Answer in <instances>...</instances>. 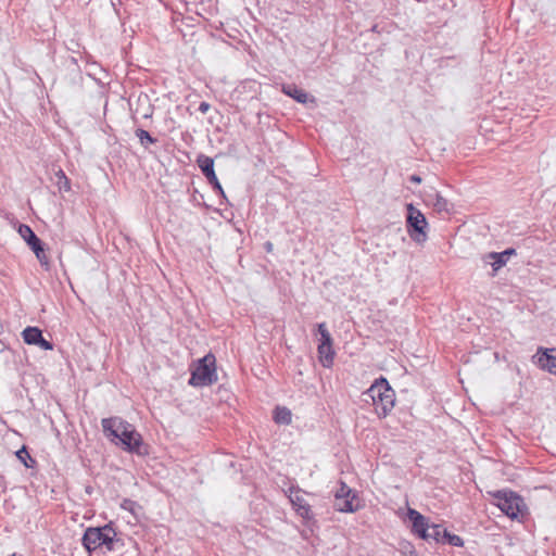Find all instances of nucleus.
Masks as SVG:
<instances>
[{
	"label": "nucleus",
	"instance_id": "f257e3e1",
	"mask_svg": "<svg viewBox=\"0 0 556 556\" xmlns=\"http://www.w3.org/2000/svg\"><path fill=\"white\" fill-rule=\"evenodd\" d=\"M101 424L106 435L111 437L116 444H121L124 450L138 455L146 453L141 434L126 420L119 417H111L102 419Z\"/></svg>",
	"mask_w": 556,
	"mask_h": 556
},
{
	"label": "nucleus",
	"instance_id": "f03ea898",
	"mask_svg": "<svg viewBox=\"0 0 556 556\" xmlns=\"http://www.w3.org/2000/svg\"><path fill=\"white\" fill-rule=\"evenodd\" d=\"M365 395L371 400V405L380 418L387 417L395 404V393L384 378L377 379Z\"/></svg>",
	"mask_w": 556,
	"mask_h": 556
},
{
	"label": "nucleus",
	"instance_id": "7ed1b4c3",
	"mask_svg": "<svg viewBox=\"0 0 556 556\" xmlns=\"http://www.w3.org/2000/svg\"><path fill=\"white\" fill-rule=\"evenodd\" d=\"M83 545L89 552L104 547L111 552L115 548L116 532L111 526L100 528H88L83 536Z\"/></svg>",
	"mask_w": 556,
	"mask_h": 556
},
{
	"label": "nucleus",
	"instance_id": "20e7f679",
	"mask_svg": "<svg viewBox=\"0 0 556 556\" xmlns=\"http://www.w3.org/2000/svg\"><path fill=\"white\" fill-rule=\"evenodd\" d=\"M496 506L510 519H521L527 515L523 498L513 491H497L494 494Z\"/></svg>",
	"mask_w": 556,
	"mask_h": 556
},
{
	"label": "nucleus",
	"instance_id": "39448f33",
	"mask_svg": "<svg viewBox=\"0 0 556 556\" xmlns=\"http://www.w3.org/2000/svg\"><path fill=\"white\" fill-rule=\"evenodd\" d=\"M216 359L213 354H207L199 359L191 372L189 384L194 387L211 386L217 381Z\"/></svg>",
	"mask_w": 556,
	"mask_h": 556
},
{
	"label": "nucleus",
	"instance_id": "423d86ee",
	"mask_svg": "<svg viewBox=\"0 0 556 556\" xmlns=\"http://www.w3.org/2000/svg\"><path fill=\"white\" fill-rule=\"evenodd\" d=\"M406 227L410 239L418 244L425 243L428 239V222L425 215L412 203L406 205Z\"/></svg>",
	"mask_w": 556,
	"mask_h": 556
},
{
	"label": "nucleus",
	"instance_id": "0eeeda50",
	"mask_svg": "<svg viewBox=\"0 0 556 556\" xmlns=\"http://www.w3.org/2000/svg\"><path fill=\"white\" fill-rule=\"evenodd\" d=\"M406 519L412 523V531L424 540L433 539L439 541L441 534V527L437 525H429L426 517L413 508H408Z\"/></svg>",
	"mask_w": 556,
	"mask_h": 556
},
{
	"label": "nucleus",
	"instance_id": "6e6552de",
	"mask_svg": "<svg viewBox=\"0 0 556 556\" xmlns=\"http://www.w3.org/2000/svg\"><path fill=\"white\" fill-rule=\"evenodd\" d=\"M287 493L289 501L299 517L305 521L314 519V514L309 503L305 497L307 495L305 492L299 488L291 486L288 489Z\"/></svg>",
	"mask_w": 556,
	"mask_h": 556
},
{
	"label": "nucleus",
	"instance_id": "1a4fd4ad",
	"mask_svg": "<svg viewBox=\"0 0 556 556\" xmlns=\"http://www.w3.org/2000/svg\"><path fill=\"white\" fill-rule=\"evenodd\" d=\"M533 358L541 369L556 375V349L539 348Z\"/></svg>",
	"mask_w": 556,
	"mask_h": 556
},
{
	"label": "nucleus",
	"instance_id": "9d476101",
	"mask_svg": "<svg viewBox=\"0 0 556 556\" xmlns=\"http://www.w3.org/2000/svg\"><path fill=\"white\" fill-rule=\"evenodd\" d=\"M517 254L516 249L508 248L502 252H489L483 256V261L486 264H490L493 269V276L502 268L504 267L509 257Z\"/></svg>",
	"mask_w": 556,
	"mask_h": 556
},
{
	"label": "nucleus",
	"instance_id": "9b49d317",
	"mask_svg": "<svg viewBox=\"0 0 556 556\" xmlns=\"http://www.w3.org/2000/svg\"><path fill=\"white\" fill-rule=\"evenodd\" d=\"M198 164L208 182L213 186L214 190L225 198V192L214 170V160L210 156H200L198 159Z\"/></svg>",
	"mask_w": 556,
	"mask_h": 556
},
{
	"label": "nucleus",
	"instance_id": "f8f14e48",
	"mask_svg": "<svg viewBox=\"0 0 556 556\" xmlns=\"http://www.w3.org/2000/svg\"><path fill=\"white\" fill-rule=\"evenodd\" d=\"M282 92L302 104H305L308 101H315V99L311 97L305 90L296 87L295 85H283Z\"/></svg>",
	"mask_w": 556,
	"mask_h": 556
},
{
	"label": "nucleus",
	"instance_id": "ddd939ff",
	"mask_svg": "<svg viewBox=\"0 0 556 556\" xmlns=\"http://www.w3.org/2000/svg\"><path fill=\"white\" fill-rule=\"evenodd\" d=\"M334 508L340 513H355L362 508V505L358 496L352 495L350 497H343L340 501L337 500L334 502Z\"/></svg>",
	"mask_w": 556,
	"mask_h": 556
},
{
	"label": "nucleus",
	"instance_id": "4468645a",
	"mask_svg": "<svg viewBox=\"0 0 556 556\" xmlns=\"http://www.w3.org/2000/svg\"><path fill=\"white\" fill-rule=\"evenodd\" d=\"M317 353L318 359L325 368H330L333 365L336 352L332 345L318 344Z\"/></svg>",
	"mask_w": 556,
	"mask_h": 556
},
{
	"label": "nucleus",
	"instance_id": "2eb2a0df",
	"mask_svg": "<svg viewBox=\"0 0 556 556\" xmlns=\"http://www.w3.org/2000/svg\"><path fill=\"white\" fill-rule=\"evenodd\" d=\"M22 337L25 343L36 345L39 339H41L42 333L36 327H27L23 330Z\"/></svg>",
	"mask_w": 556,
	"mask_h": 556
},
{
	"label": "nucleus",
	"instance_id": "dca6fc26",
	"mask_svg": "<svg viewBox=\"0 0 556 556\" xmlns=\"http://www.w3.org/2000/svg\"><path fill=\"white\" fill-rule=\"evenodd\" d=\"M274 420L277 424L289 425L292 420L291 412L287 407H276Z\"/></svg>",
	"mask_w": 556,
	"mask_h": 556
},
{
	"label": "nucleus",
	"instance_id": "f3484780",
	"mask_svg": "<svg viewBox=\"0 0 556 556\" xmlns=\"http://www.w3.org/2000/svg\"><path fill=\"white\" fill-rule=\"evenodd\" d=\"M15 456L26 468H34L36 465V460L30 456L25 445L16 451Z\"/></svg>",
	"mask_w": 556,
	"mask_h": 556
},
{
	"label": "nucleus",
	"instance_id": "a211bd4d",
	"mask_svg": "<svg viewBox=\"0 0 556 556\" xmlns=\"http://www.w3.org/2000/svg\"><path fill=\"white\" fill-rule=\"evenodd\" d=\"M18 233L26 241L28 247L31 245V243H36L37 240H39V238L36 236L33 229L27 225H21L18 227Z\"/></svg>",
	"mask_w": 556,
	"mask_h": 556
},
{
	"label": "nucleus",
	"instance_id": "6ab92c4d",
	"mask_svg": "<svg viewBox=\"0 0 556 556\" xmlns=\"http://www.w3.org/2000/svg\"><path fill=\"white\" fill-rule=\"evenodd\" d=\"M56 186L60 191L68 192L71 190V181L62 169L55 173Z\"/></svg>",
	"mask_w": 556,
	"mask_h": 556
},
{
	"label": "nucleus",
	"instance_id": "aec40b11",
	"mask_svg": "<svg viewBox=\"0 0 556 556\" xmlns=\"http://www.w3.org/2000/svg\"><path fill=\"white\" fill-rule=\"evenodd\" d=\"M352 495H357V493L351 489L345 482L341 481L339 489L334 493V500H342L343 497H350Z\"/></svg>",
	"mask_w": 556,
	"mask_h": 556
},
{
	"label": "nucleus",
	"instance_id": "412c9836",
	"mask_svg": "<svg viewBox=\"0 0 556 556\" xmlns=\"http://www.w3.org/2000/svg\"><path fill=\"white\" fill-rule=\"evenodd\" d=\"M121 507L124 510H127L130 514H132L135 517H137L139 515V513L141 511V506L138 503H136L135 501H131L128 498L123 500V502L121 503Z\"/></svg>",
	"mask_w": 556,
	"mask_h": 556
},
{
	"label": "nucleus",
	"instance_id": "4be33fe9",
	"mask_svg": "<svg viewBox=\"0 0 556 556\" xmlns=\"http://www.w3.org/2000/svg\"><path fill=\"white\" fill-rule=\"evenodd\" d=\"M318 333L320 334L318 344L332 345V338L325 323L318 324Z\"/></svg>",
	"mask_w": 556,
	"mask_h": 556
},
{
	"label": "nucleus",
	"instance_id": "5701e85b",
	"mask_svg": "<svg viewBox=\"0 0 556 556\" xmlns=\"http://www.w3.org/2000/svg\"><path fill=\"white\" fill-rule=\"evenodd\" d=\"M136 136L140 140V143L146 147L147 144H152L156 141L147 130L141 128L136 130Z\"/></svg>",
	"mask_w": 556,
	"mask_h": 556
},
{
	"label": "nucleus",
	"instance_id": "b1692460",
	"mask_svg": "<svg viewBox=\"0 0 556 556\" xmlns=\"http://www.w3.org/2000/svg\"><path fill=\"white\" fill-rule=\"evenodd\" d=\"M399 549L403 556H418L415 547L408 541L400 542Z\"/></svg>",
	"mask_w": 556,
	"mask_h": 556
},
{
	"label": "nucleus",
	"instance_id": "393cba45",
	"mask_svg": "<svg viewBox=\"0 0 556 556\" xmlns=\"http://www.w3.org/2000/svg\"><path fill=\"white\" fill-rule=\"evenodd\" d=\"M36 345L40 346L41 349H43L46 351H50L53 349L52 343L47 341L43 337H41V339H39V341Z\"/></svg>",
	"mask_w": 556,
	"mask_h": 556
},
{
	"label": "nucleus",
	"instance_id": "a878e982",
	"mask_svg": "<svg viewBox=\"0 0 556 556\" xmlns=\"http://www.w3.org/2000/svg\"><path fill=\"white\" fill-rule=\"evenodd\" d=\"M36 257L40 262L41 265L48 266L49 265V258L46 255L45 251L37 253Z\"/></svg>",
	"mask_w": 556,
	"mask_h": 556
},
{
	"label": "nucleus",
	"instance_id": "bb28decb",
	"mask_svg": "<svg viewBox=\"0 0 556 556\" xmlns=\"http://www.w3.org/2000/svg\"><path fill=\"white\" fill-rule=\"evenodd\" d=\"M29 248L34 251V253L36 255H37V253L45 251L40 239L37 240L36 243H31V245H29Z\"/></svg>",
	"mask_w": 556,
	"mask_h": 556
},
{
	"label": "nucleus",
	"instance_id": "cd10ccee",
	"mask_svg": "<svg viewBox=\"0 0 556 556\" xmlns=\"http://www.w3.org/2000/svg\"><path fill=\"white\" fill-rule=\"evenodd\" d=\"M210 110V104L207 102H201L199 105V111L201 113H206Z\"/></svg>",
	"mask_w": 556,
	"mask_h": 556
},
{
	"label": "nucleus",
	"instance_id": "c85d7f7f",
	"mask_svg": "<svg viewBox=\"0 0 556 556\" xmlns=\"http://www.w3.org/2000/svg\"><path fill=\"white\" fill-rule=\"evenodd\" d=\"M464 541L460 536L454 534V546H463Z\"/></svg>",
	"mask_w": 556,
	"mask_h": 556
},
{
	"label": "nucleus",
	"instance_id": "c756f323",
	"mask_svg": "<svg viewBox=\"0 0 556 556\" xmlns=\"http://www.w3.org/2000/svg\"><path fill=\"white\" fill-rule=\"evenodd\" d=\"M409 180H410L412 182L419 184V182L421 181V178H420L419 176H417V175H412V176L409 177Z\"/></svg>",
	"mask_w": 556,
	"mask_h": 556
},
{
	"label": "nucleus",
	"instance_id": "7c9ffc66",
	"mask_svg": "<svg viewBox=\"0 0 556 556\" xmlns=\"http://www.w3.org/2000/svg\"><path fill=\"white\" fill-rule=\"evenodd\" d=\"M265 248L268 252L273 250V244L270 242H266Z\"/></svg>",
	"mask_w": 556,
	"mask_h": 556
},
{
	"label": "nucleus",
	"instance_id": "2f4dec72",
	"mask_svg": "<svg viewBox=\"0 0 556 556\" xmlns=\"http://www.w3.org/2000/svg\"><path fill=\"white\" fill-rule=\"evenodd\" d=\"M445 539L447 540L448 543H452V536L447 533H445Z\"/></svg>",
	"mask_w": 556,
	"mask_h": 556
}]
</instances>
